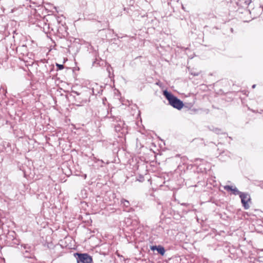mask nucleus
Returning a JSON list of instances; mask_svg holds the SVG:
<instances>
[{"label":"nucleus","instance_id":"9","mask_svg":"<svg viewBox=\"0 0 263 263\" xmlns=\"http://www.w3.org/2000/svg\"><path fill=\"white\" fill-rule=\"evenodd\" d=\"M224 189L227 191H232L233 194L235 195H239L240 196V195L242 193L240 192L236 187L233 188V187L230 185H226L224 186Z\"/></svg>","mask_w":263,"mask_h":263},{"label":"nucleus","instance_id":"14","mask_svg":"<svg viewBox=\"0 0 263 263\" xmlns=\"http://www.w3.org/2000/svg\"><path fill=\"white\" fill-rule=\"evenodd\" d=\"M56 66H57L58 70H62L64 67L63 65L59 64H58V63L56 64Z\"/></svg>","mask_w":263,"mask_h":263},{"label":"nucleus","instance_id":"7","mask_svg":"<svg viewBox=\"0 0 263 263\" xmlns=\"http://www.w3.org/2000/svg\"><path fill=\"white\" fill-rule=\"evenodd\" d=\"M23 256L25 258H29L31 259V261H29L30 263H35L36 259L34 258V256L33 253H30L28 250L23 253Z\"/></svg>","mask_w":263,"mask_h":263},{"label":"nucleus","instance_id":"16","mask_svg":"<svg viewBox=\"0 0 263 263\" xmlns=\"http://www.w3.org/2000/svg\"><path fill=\"white\" fill-rule=\"evenodd\" d=\"M112 68L110 67V66H108L107 68V70L108 71V73H109V75L110 74V69H111Z\"/></svg>","mask_w":263,"mask_h":263},{"label":"nucleus","instance_id":"12","mask_svg":"<svg viewBox=\"0 0 263 263\" xmlns=\"http://www.w3.org/2000/svg\"><path fill=\"white\" fill-rule=\"evenodd\" d=\"M211 130H212L213 132L217 134H222L223 133L221 132V129H219V128H213V129H212Z\"/></svg>","mask_w":263,"mask_h":263},{"label":"nucleus","instance_id":"6","mask_svg":"<svg viewBox=\"0 0 263 263\" xmlns=\"http://www.w3.org/2000/svg\"><path fill=\"white\" fill-rule=\"evenodd\" d=\"M150 249L152 251L157 250L158 253L162 256L164 255L165 252L164 248L161 245L151 246Z\"/></svg>","mask_w":263,"mask_h":263},{"label":"nucleus","instance_id":"18","mask_svg":"<svg viewBox=\"0 0 263 263\" xmlns=\"http://www.w3.org/2000/svg\"><path fill=\"white\" fill-rule=\"evenodd\" d=\"M24 249H30V247H27L26 245H25L24 246Z\"/></svg>","mask_w":263,"mask_h":263},{"label":"nucleus","instance_id":"10","mask_svg":"<svg viewBox=\"0 0 263 263\" xmlns=\"http://www.w3.org/2000/svg\"><path fill=\"white\" fill-rule=\"evenodd\" d=\"M56 29L57 32L59 34V36L61 37L64 36L65 34L67 33L66 28L63 25H62V26H59Z\"/></svg>","mask_w":263,"mask_h":263},{"label":"nucleus","instance_id":"2","mask_svg":"<svg viewBox=\"0 0 263 263\" xmlns=\"http://www.w3.org/2000/svg\"><path fill=\"white\" fill-rule=\"evenodd\" d=\"M106 118L108 119L109 122L112 124L116 132H121L124 128L125 123L121 119L120 117L118 116H109V114H108Z\"/></svg>","mask_w":263,"mask_h":263},{"label":"nucleus","instance_id":"21","mask_svg":"<svg viewBox=\"0 0 263 263\" xmlns=\"http://www.w3.org/2000/svg\"><path fill=\"white\" fill-rule=\"evenodd\" d=\"M140 178H141V179H143V177L141 176V177H140Z\"/></svg>","mask_w":263,"mask_h":263},{"label":"nucleus","instance_id":"1","mask_svg":"<svg viewBox=\"0 0 263 263\" xmlns=\"http://www.w3.org/2000/svg\"><path fill=\"white\" fill-rule=\"evenodd\" d=\"M163 94L168 101L170 104L174 108L180 110L183 107L184 105L183 102L174 96L171 92H168L167 90H164Z\"/></svg>","mask_w":263,"mask_h":263},{"label":"nucleus","instance_id":"3","mask_svg":"<svg viewBox=\"0 0 263 263\" xmlns=\"http://www.w3.org/2000/svg\"><path fill=\"white\" fill-rule=\"evenodd\" d=\"M76 255L78 256L77 258V263H93L91 256L88 254L76 253L74 254V256Z\"/></svg>","mask_w":263,"mask_h":263},{"label":"nucleus","instance_id":"15","mask_svg":"<svg viewBox=\"0 0 263 263\" xmlns=\"http://www.w3.org/2000/svg\"><path fill=\"white\" fill-rule=\"evenodd\" d=\"M245 6H248L251 3L252 0H242Z\"/></svg>","mask_w":263,"mask_h":263},{"label":"nucleus","instance_id":"4","mask_svg":"<svg viewBox=\"0 0 263 263\" xmlns=\"http://www.w3.org/2000/svg\"><path fill=\"white\" fill-rule=\"evenodd\" d=\"M70 97H72L75 100L76 102L79 103L77 104L78 106H80V104L82 103H86L87 102V99L83 98V94L79 93L76 91H72Z\"/></svg>","mask_w":263,"mask_h":263},{"label":"nucleus","instance_id":"11","mask_svg":"<svg viewBox=\"0 0 263 263\" xmlns=\"http://www.w3.org/2000/svg\"><path fill=\"white\" fill-rule=\"evenodd\" d=\"M51 28V30L52 31H53V28L51 27L49 24H46L44 25L43 27V29L45 31H46L47 32H49L50 29Z\"/></svg>","mask_w":263,"mask_h":263},{"label":"nucleus","instance_id":"8","mask_svg":"<svg viewBox=\"0 0 263 263\" xmlns=\"http://www.w3.org/2000/svg\"><path fill=\"white\" fill-rule=\"evenodd\" d=\"M16 52L22 54L23 55H27L28 54V49L27 46L23 45L19 46L16 48Z\"/></svg>","mask_w":263,"mask_h":263},{"label":"nucleus","instance_id":"5","mask_svg":"<svg viewBox=\"0 0 263 263\" xmlns=\"http://www.w3.org/2000/svg\"><path fill=\"white\" fill-rule=\"evenodd\" d=\"M241 198V201L245 210L249 209L250 206L248 204V201L250 200V198L247 193L242 192L239 196Z\"/></svg>","mask_w":263,"mask_h":263},{"label":"nucleus","instance_id":"13","mask_svg":"<svg viewBox=\"0 0 263 263\" xmlns=\"http://www.w3.org/2000/svg\"><path fill=\"white\" fill-rule=\"evenodd\" d=\"M121 203L126 207H128L129 205V201L124 199L121 200Z\"/></svg>","mask_w":263,"mask_h":263},{"label":"nucleus","instance_id":"19","mask_svg":"<svg viewBox=\"0 0 263 263\" xmlns=\"http://www.w3.org/2000/svg\"><path fill=\"white\" fill-rule=\"evenodd\" d=\"M252 87H253V88H255V85H253L252 86Z\"/></svg>","mask_w":263,"mask_h":263},{"label":"nucleus","instance_id":"17","mask_svg":"<svg viewBox=\"0 0 263 263\" xmlns=\"http://www.w3.org/2000/svg\"><path fill=\"white\" fill-rule=\"evenodd\" d=\"M191 74L194 75V76H198L199 73V72H197V73H196V72H191Z\"/></svg>","mask_w":263,"mask_h":263},{"label":"nucleus","instance_id":"20","mask_svg":"<svg viewBox=\"0 0 263 263\" xmlns=\"http://www.w3.org/2000/svg\"><path fill=\"white\" fill-rule=\"evenodd\" d=\"M57 22L59 23V21L58 20V19H57Z\"/></svg>","mask_w":263,"mask_h":263}]
</instances>
